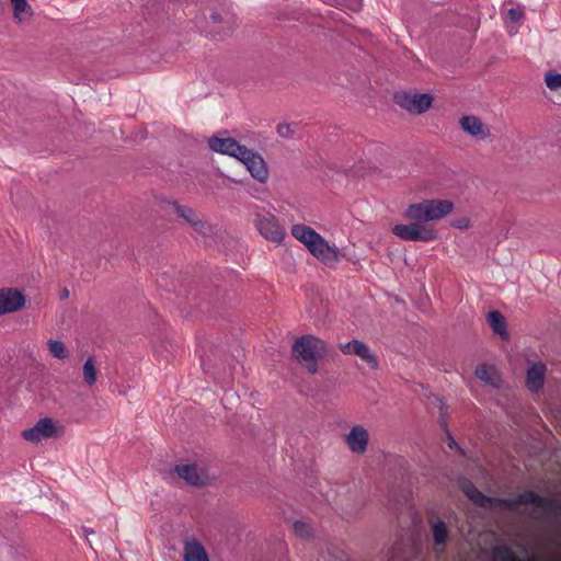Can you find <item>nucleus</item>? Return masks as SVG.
<instances>
[{
	"label": "nucleus",
	"instance_id": "6e6552de",
	"mask_svg": "<svg viewBox=\"0 0 561 561\" xmlns=\"http://www.w3.org/2000/svg\"><path fill=\"white\" fill-rule=\"evenodd\" d=\"M254 224L260 234L267 241L279 244L286 236L277 218L268 211L257 213Z\"/></svg>",
	"mask_w": 561,
	"mask_h": 561
},
{
	"label": "nucleus",
	"instance_id": "a211bd4d",
	"mask_svg": "<svg viewBox=\"0 0 561 561\" xmlns=\"http://www.w3.org/2000/svg\"><path fill=\"white\" fill-rule=\"evenodd\" d=\"M474 374L486 386L499 388L502 385V378L494 366L480 364L477 366Z\"/></svg>",
	"mask_w": 561,
	"mask_h": 561
},
{
	"label": "nucleus",
	"instance_id": "c756f323",
	"mask_svg": "<svg viewBox=\"0 0 561 561\" xmlns=\"http://www.w3.org/2000/svg\"><path fill=\"white\" fill-rule=\"evenodd\" d=\"M210 21H211L214 24L221 23V22H222V16H221L219 13H213V14L210 15Z\"/></svg>",
	"mask_w": 561,
	"mask_h": 561
},
{
	"label": "nucleus",
	"instance_id": "0eeeda50",
	"mask_svg": "<svg viewBox=\"0 0 561 561\" xmlns=\"http://www.w3.org/2000/svg\"><path fill=\"white\" fill-rule=\"evenodd\" d=\"M237 160L243 164L253 180L260 184L267 183L270 168L260 152L245 147Z\"/></svg>",
	"mask_w": 561,
	"mask_h": 561
},
{
	"label": "nucleus",
	"instance_id": "423d86ee",
	"mask_svg": "<svg viewBox=\"0 0 561 561\" xmlns=\"http://www.w3.org/2000/svg\"><path fill=\"white\" fill-rule=\"evenodd\" d=\"M171 473L192 486H204L213 480L207 466L195 461L181 462L174 466Z\"/></svg>",
	"mask_w": 561,
	"mask_h": 561
},
{
	"label": "nucleus",
	"instance_id": "c85d7f7f",
	"mask_svg": "<svg viewBox=\"0 0 561 561\" xmlns=\"http://www.w3.org/2000/svg\"><path fill=\"white\" fill-rule=\"evenodd\" d=\"M278 134L282 137H288L291 135V128L289 125H279L278 126Z\"/></svg>",
	"mask_w": 561,
	"mask_h": 561
},
{
	"label": "nucleus",
	"instance_id": "aec40b11",
	"mask_svg": "<svg viewBox=\"0 0 561 561\" xmlns=\"http://www.w3.org/2000/svg\"><path fill=\"white\" fill-rule=\"evenodd\" d=\"M98 366L94 358L89 357L82 366V381L88 388H93L98 381Z\"/></svg>",
	"mask_w": 561,
	"mask_h": 561
},
{
	"label": "nucleus",
	"instance_id": "4be33fe9",
	"mask_svg": "<svg viewBox=\"0 0 561 561\" xmlns=\"http://www.w3.org/2000/svg\"><path fill=\"white\" fill-rule=\"evenodd\" d=\"M461 489L465 492V494L476 504L485 506L486 503L489 502V500L485 499L484 495L479 490H477L470 482L461 483Z\"/></svg>",
	"mask_w": 561,
	"mask_h": 561
},
{
	"label": "nucleus",
	"instance_id": "bb28decb",
	"mask_svg": "<svg viewBox=\"0 0 561 561\" xmlns=\"http://www.w3.org/2000/svg\"><path fill=\"white\" fill-rule=\"evenodd\" d=\"M511 21L518 22L524 19V12L520 9L512 8L507 11Z\"/></svg>",
	"mask_w": 561,
	"mask_h": 561
},
{
	"label": "nucleus",
	"instance_id": "39448f33",
	"mask_svg": "<svg viewBox=\"0 0 561 561\" xmlns=\"http://www.w3.org/2000/svg\"><path fill=\"white\" fill-rule=\"evenodd\" d=\"M394 103L412 115H422L433 105L434 96L431 93H421L416 90H403L393 95Z\"/></svg>",
	"mask_w": 561,
	"mask_h": 561
},
{
	"label": "nucleus",
	"instance_id": "a878e982",
	"mask_svg": "<svg viewBox=\"0 0 561 561\" xmlns=\"http://www.w3.org/2000/svg\"><path fill=\"white\" fill-rule=\"evenodd\" d=\"M295 534L300 538H309L312 535V527L302 520H297L293 525Z\"/></svg>",
	"mask_w": 561,
	"mask_h": 561
},
{
	"label": "nucleus",
	"instance_id": "20e7f679",
	"mask_svg": "<svg viewBox=\"0 0 561 561\" xmlns=\"http://www.w3.org/2000/svg\"><path fill=\"white\" fill-rule=\"evenodd\" d=\"M64 424L53 417L39 419L33 426L21 432V437L32 444L38 445L48 439H57L65 435Z\"/></svg>",
	"mask_w": 561,
	"mask_h": 561
},
{
	"label": "nucleus",
	"instance_id": "f03ea898",
	"mask_svg": "<svg viewBox=\"0 0 561 561\" xmlns=\"http://www.w3.org/2000/svg\"><path fill=\"white\" fill-rule=\"evenodd\" d=\"M290 233L323 265L333 267L340 263L341 253L337 247L331 244L313 228L304 224H295L290 228Z\"/></svg>",
	"mask_w": 561,
	"mask_h": 561
},
{
	"label": "nucleus",
	"instance_id": "5701e85b",
	"mask_svg": "<svg viewBox=\"0 0 561 561\" xmlns=\"http://www.w3.org/2000/svg\"><path fill=\"white\" fill-rule=\"evenodd\" d=\"M47 347L51 356L57 359H66L69 357L66 345L59 340H48Z\"/></svg>",
	"mask_w": 561,
	"mask_h": 561
},
{
	"label": "nucleus",
	"instance_id": "4468645a",
	"mask_svg": "<svg viewBox=\"0 0 561 561\" xmlns=\"http://www.w3.org/2000/svg\"><path fill=\"white\" fill-rule=\"evenodd\" d=\"M434 550L436 552H444L447 548V543L449 540V529L447 524L439 519L434 518L430 522Z\"/></svg>",
	"mask_w": 561,
	"mask_h": 561
},
{
	"label": "nucleus",
	"instance_id": "1a4fd4ad",
	"mask_svg": "<svg viewBox=\"0 0 561 561\" xmlns=\"http://www.w3.org/2000/svg\"><path fill=\"white\" fill-rule=\"evenodd\" d=\"M25 295L19 288H0V317L22 310L25 307Z\"/></svg>",
	"mask_w": 561,
	"mask_h": 561
},
{
	"label": "nucleus",
	"instance_id": "393cba45",
	"mask_svg": "<svg viewBox=\"0 0 561 561\" xmlns=\"http://www.w3.org/2000/svg\"><path fill=\"white\" fill-rule=\"evenodd\" d=\"M450 226L455 229L466 231L472 228V219L468 215H461L456 218H454L450 221Z\"/></svg>",
	"mask_w": 561,
	"mask_h": 561
},
{
	"label": "nucleus",
	"instance_id": "f3484780",
	"mask_svg": "<svg viewBox=\"0 0 561 561\" xmlns=\"http://www.w3.org/2000/svg\"><path fill=\"white\" fill-rule=\"evenodd\" d=\"M13 20L16 24H27L34 18V10L27 0H10Z\"/></svg>",
	"mask_w": 561,
	"mask_h": 561
},
{
	"label": "nucleus",
	"instance_id": "b1692460",
	"mask_svg": "<svg viewBox=\"0 0 561 561\" xmlns=\"http://www.w3.org/2000/svg\"><path fill=\"white\" fill-rule=\"evenodd\" d=\"M543 81L550 91L561 90V72L549 70L545 73Z\"/></svg>",
	"mask_w": 561,
	"mask_h": 561
},
{
	"label": "nucleus",
	"instance_id": "2eb2a0df",
	"mask_svg": "<svg viewBox=\"0 0 561 561\" xmlns=\"http://www.w3.org/2000/svg\"><path fill=\"white\" fill-rule=\"evenodd\" d=\"M167 204L175 211L180 218H182L196 231H202L205 228L204 221L191 207L180 205L176 201H168Z\"/></svg>",
	"mask_w": 561,
	"mask_h": 561
},
{
	"label": "nucleus",
	"instance_id": "9d476101",
	"mask_svg": "<svg viewBox=\"0 0 561 561\" xmlns=\"http://www.w3.org/2000/svg\"><path fill=\"white\" fill-rule=\"evenodd\" d=\"M344 442L352 454L364 455L369 446V432L362 424H353L344 435Z\"/></svg>",
	"mask_w": 561,
	"mask_h": 561
},
{
	"label": "nucleus",
	"instance_id": "f257e3e1",
	"mask_svg": "<svg viewBox=\"0 0 561 561\" xmlns=\"http://www.w3.org/2000/svg\"><path fill=\"white\" fill-rule=\"evenodd\" d=\"M454 210L455 203L449 198H425L409 204L403 217L411 222L397 224L391 231L404 241L432 242L438 239V232L428 222L439 221L451 215Z\"/></svg>",
	"mask_w": 561,
	"mask_h": 561
},
{
	"label": "nucleus",
	"instance_id": "7ed1b4c3",
	"mask_svg": "<svg viewBox=\"0 0 561 561\" xmlns=\"http://www.w3.org/2000/svg\"><path fill=\"white\" fill-rule=\"evenodd\" d=\"M328 343L316 335H304L295 341L291 353L295 359L305 365L310 375L319 371L318 360L328 353Z\"/></svg>",
	"mask_w": 561,
	"mask_h": 561
},
{
	"label": "nucleus",
	"instance_id": "ddd939ff",
	"mask_svg": "<svg viewBox=\"0 0 561 561\" xmlns=\"http://www.w3.org/2000/svg\"><path fill=\"white\" fill-rule=\"evenodd\" d=\"M461 129L478 140H485L490 137V128L474 115H465L459 119Z\"/></svg>",
	"mask_w": 561,
	"mask_h": 561
},
{
	"label": "nucleus",
	"instance_id": "412c9836",
	"mask_svg": "<svg viewBox=\"0 0 561 561\" xmlns=\"http://www.w3.org/2000/svg\"><path fill=\"white\" fill-rule=\"evenodd\" d=\"M488 322L492 328L493 332L500 335L502 339L507 340L508 333L506 328V321L503 314L499 311H492L488 314Z\"/></svg>",
	"mask_w": 561,
	"mask_h": 561
},
{
	"label": "nucleus",
	"instance_id": "cd10ccee",
	"mask_svg": "<svg viewBox=\"0 0 561 561\" xmlns=\"http://www.w3.org/2000/svg\"><path fill=\"white\" fill-rule=\"evenodd\" d=\"M344 5L353 11H357L362 7V0H345Z\"/></svg>",
	"mask_w": 561,
	"mask_h": 561
},
{
	"label": "nucleus",
	"instance_id": "dca6fc26",
	"mask_svg": "<svg viewBox=\"0 0 561 561\" xmlns=\"http://www.w3.org/2000/svg\"><path fill=\"white\" fill-rule=\"evenodd\" d=\"M546 371V366L540 362L529 366L526 373V386L530 391L536 392L543 386Z\"/></svg>",
	"mask_w": 561,
	"mask_h": 561
},
{
	"label": "nucleus",
	"instance_id": "9b49d317",
	"mask_svg": "<svg viewBox=\"0 0 561 561\" xmlns=\"http://www.w3.org/2000/svg\"><path fill=\"white\" fill-rule=\"evenodd\" d=\"M340 350L344 355H356L365 362L370 368H378V358L371 348L359 340H352L340 344Z\"/></svg>",
	"mask_w": 561,
	"mask_h": 561
},
{
	"label": "nucleus",
	"instance_id": "6ab92c4d",
	"mask_svg": "<svg viewBox=\"0 0 561 561\" xmlns=\"http://www.w3.org/2000/svg\"><path fill=\"white\" fill-rule=\"evenodd\" d=\"M185 561H208V556L204 547L197 541H190L184 547Z\"/></svg>",
	"mask_w": 561,
	"mask_h": 561
},
{
	"label": "nucleus",
	"instance_id": "7c9ffc66",
	"mask_svg": "<svg viewBox=\"0 0 561 561\" xmlns=\"http://www.w3.org/2000/svg\"><path fill=\"white\" fill-rule=\"evenodd\" d=\"M523 499L525 502H528V501L535 502L536 501V497L533 494H527Z\"/></svg>",
	"mask_w": 561,
	"mask_h": 561
},
{
	"label": "nucleus",
	"instance_id": "f8f14e48",
	"mask_svg": "<svg viewBox=\"0 0 561 561\" xmlns=\"http://www.w3.org/2000/svg\"><path fill=\"white\" fill-rule=\"evenodd\" d=\"M208 146L211 151L234 158L236 160L245 149V146L238 142L232 137L213 136L208 139Z\"/></svg>",
	"mask_w": 561,
	"mask_h": 561
}]
</instances>
